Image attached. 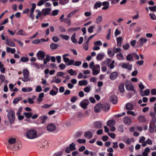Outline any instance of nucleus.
<instances>
[{
  "label": "nucleus",
  "mask_w": 156,
  "mask_h": 156,
  "mask_svg": "<svg viewBox=\"0 0 156 156\" xmlns=\"http://www.w3.org/2000/svg\"><path fill=\"white\" fill-rule=\"evenodd\" d=\"M26 136L28 139H34L37 137V132L34 129L29 130L26 132Z\"/></svg>",
  "instance_id": "nucleus-1"
},
{
  "label": "nucleus",
  "mask_w": 156,
  "mask_h": 156,
  "mask_svg": "<svg viewBox=\"0 0 156 156\" xmlns=\"http://www.w3.org/2000/svg\"><path fill=\"white\" fill-rule=\"evenodd\" d=\"M23 78L20 77L19 79L21 80L24 82H27L30 80V78L29 77V72L27 69H24L23 70Z\"/></svg>",
  "instance_id": "nucleus-2"
},
{
  "label": "nucleus",
  "mask_w": 156,
  "mask_h": 156,
  "mask_svg": "<svg viewBox=\"0 0 156 156\" xmlns=\"http://www.w3.org/2000/svg\"><path fill=\"white\" fill-rule=\"evenodd\" d=\"M7 112H8L7 117L10 123L11 124L13 123L15 118V115L14 111L12 110H10L9 111L6 110Z\"/></svg>",
  "instance_id": "nucleus-3"
},
{
  "label": "nucleus",
  "mask_w": 156,
  "mask_h": 156,
  "mask_svg": "<svg viewBox=\"0 0 156 156\" xmlns=\"http://www.w3.org/2000/svg\"><path fill=\"white\" fill-rule=\"evenodd\" d=\"M125 85L126 88L127 90L135 91L134 86L130 81L128 80L126 81L125 82Z\"/></svg>",
  "instance_id": "nucleus-4"
},
{
  "label": "nucleus",
  "mask_w": 156,
  "mask_h": 156,
  "mask_svg": "<svg viewBox=\"0 0 156 156\" xmlns=\"http://www.w3.org/2000/svg\"><path fill=\"white\" fill-rule=\"evenodd\" d=\"M90 102L87 99H84L80 103V106L83 109H85L87 108V106L89 105Z\"/></svg>",
  "instance_id": "nucleus-5"
},
{
  "label": "nucleus",
  "mask_w": 156,
  "mask_h": 156,
  "mask_svg": "<svg viewBox=\"0 0 156 156\" xmlns=\"http://www.w3.org/2000/svg\"><path fill=\"white\" fill-rule=\"evenodd\" d=\"M81 63L82 62L81 61H76L75 62H74V60L71 59L70 60V62L67 64L66 65H68V66L73 65L74 66H78L80 65Z\"/></svg>",
  "instance_id": "nucleus-6"
},
{
  "label": "nucleus",
  "mask_w": 156,
  "mask_h": 156,
  "mask_svg": "<svg viewBox=\"0 0 156 156\" xmlns=\"http://www.w3.org/2000/svg\"><path fill=\"white\" fill-rule=\"evenodd\" d=\"M45 53L43 51L40 50L37 53V58L39 60H43L44 58Z\"/></svg>",
  "instance_id": "nucleus-7"
},
{
  "label": "nucleus",
  "mask_w": 156,
  "mask_h": 156,
  "mask_svg": "<svg viewBox=\"0 0 156 156\" xmlns=\"http://www.w3.org/2000/svg\"><path fill=\"white\" fill-rule=\"evenodd\" d=\"M103 109V105L101 103L97 104L95 107L94 111L96 113H98L101 109Z\"/></svg>",
  "instance_id": "nucleus-8"
},
{
  "label": "nucleus",
  "mask_w": 156,
  "mask_h": 156,
  "mask_svg": "<svg viewBox=\"0 0 156 156\" xmlns=\"http://www.w3.org/2000/svg\"><path fill=\"white\" fill-rule=\"evenodd\" d=\"M121 64V66L122 68L126 69L129 70H131L132 69V65L131 64L129 65L128 63H122Z\"/></svg>",
  "instance_id": "nucleus-9"
},
{
  "label": "nucleus",
  "mask_w": 156,
  "mask_h": 156,
  "mask_svg": "<svg viewBox=\"0 0 156 156\" xmlns=\"http://www.w3.org/2000/svg\"><path fill=\"white\" fill-rule=\"evenodd\" d=\"M118 76V74L116 72H114L112 73L110 75V77L111 80H115Z\"/></svg>",
  "instance_id": "nucleus-10"
},
{
  "label": "nucleus",
  "mask_w": 156,
  "mask_h": 156,
  "mask_svg": "<svg viewBox=\"0 0 156 156\" xmlns=\"http://www.w3.org/2000/svg\"><path fill=\"white\" fill-rule=\"evenodd\" d=\"M51 10V9L50 8L43 9L42 10L43 15L44 16H45L49 14Z\"/></svg>",
  "instance_id": "nucleus-11"
},
{
  "label": "nucleus",
  "mask_w": 156,
  "mask_h": 156,
  "mask_svg": "<svg viewBox=\"0 0 156 156\" xmlns=\"http://www.w3.org/2000/svg\"><path fill=\"white\" fill-rule=\"evenodd\" d=\"M55 126L53 124H49L47 127L48 130L50 132L54 131L55 129Z\"/></svg>",
  "instance_id": "nucleus-12"
},
{
  "label": "nucleus",
  "mask_w": 156,
  "mask_h": 156,
  "mask_svg": "<svg viewBox=\"0 0 156 156\" xmlns=\"http://www.w3.org/2000/svg\"><path fill=\"white\" fill-rule=\"evenodd\" d=\"M84 135L86 138L90 139L92 137L93 134L91 132L88 131L85 133Z\"/></svg>",
  "instance_id": "nucleus-13"
},
{
  "label": "nucleus",
  "mask_w": 156,
  "mask_h": 156,
  "mask_svg": "<svg viewBox=\"0 0 156 156\" xmlns=\"http://www.w3.org/2000/svg\"><path fill=\"white\" fill-rule=\"evenodd\" d=\"M6 43L7 45L10 47H14L15 46V43L8 39H6Z\"/></svg>",
  "instance_id": "nucleus-14"
},
{
  "label": "nucleus",
  "mask_w": 156,
  "mask_h": 156,
  "mask_svg": "<svg viewBox=\"0 0 156 156\" xmlns=\"http://www.w3.org/2000/svg\"><path fill=\"white\" fill-rule=\"evenodd\" d=\"M122 40L123 38L121 37H119L116 38L117 46L118 47H120L121 46Z\"/></svg>",
  "instance_id": "nucleus-15"
},
{
  "label": "nucleus",
  "mask_w": 156,
  "mask_h": 156,
  "mask_svg": "<svg viewBox=\"0 0 156 156\" xmlns=\"http://www.w3.org/2000/svg\"><path fill=\"white\" fill-rule=\"evenodd\" d=\"M123 121L124 123L128 125L130 124L132 122L131 119L128 117H124Z\"/></svg>",
  "instance_id": "nucleus-16"
},
{
  "label": "nucleus",
  "mask_w": 156,
  "mask_h": 156,
  "mask_svg": "<svg viewBox=\"0 0 156 156\" xmlns=\"http://www.w3.org/2000/svg\"><path fill=\"white\" fill-rule=\"evenodd\" d=\"M115 123V121L114 120L112 119L108 120L106 122L107 125L109 127L114 126Z\"/></svg>",
  "instance_id": "nucleus-17"
},
{
  "label": "nucleus",
  "mask_w": 156,
  "mask_h": 156,
  "mask_svg": "<svg viewBox=\"0 0 156 156\" xmlns=\"http://www.w3.org/2000/svg\"><path fill=\"white\" fill-rule=\"evenodd\" d=\"M105 56L104 53H100L98 54L96 56V59L98 61L101 60Z\"/></svg>",
  "instance_id": "nucleus-18"
},
{
  "label": "nucleus",
  "mask_w": 156,
  "mask_h": 156,
  "mask_svg": "<svg viewBox=\"0 0 156 156\" xmlns=\"http://www.w3.org/2000/svg\"><path fill=\"white\" fill-rule=\"evenodd\" d=\"M150 93V90L149 89H147L145 90L144 92L141 91L140 94L142 96H148L149 95Z\"/></svg>",
  "instance_id": "nucleus-19"
},
{
  "label": "nucleus",
  "mask_w": 156,
  "mask_h": 156,
  "mask_svg": "<svg viewBox=\"0 0 156 156\" xmlns=\"http://www.w3.org/2000/svg\"><path fill=\"white\" fill-rule=\"evenodd\" d=\"M103 105V110L105 111H108L110 109V106L109 104L105 103Z\"/></svg>",
  "instance_id": "nucleus-20"
},
{
  "label": "nucleus",
  "mask_w": 156,
  "mask_h": 156,
  "mask_svg": "<svg viewBox=\"0 0 156 156\" xmlns=\"http://www.w3.org/2000/svg\"><path fill=\"white\" fill-rule=\"evenodd\" d=\"M150 152V149L149 147H146L144 152H142V155L143 156H148V154Z\"/></svg>",
  "instance_id": "nucleus-21"
},
{
  "label": "nucleus",
  "mask_w": 156,
  "mask_h": 156,
  "mask_svg": "<svg viewBox=\"0 0 156 156\" xmlns=\"http://www.w3.org/2000/svg\"><path fill=\"white\" fill-rule=\"evenodd\" d=\"M53 86L54 87V88L57 91H55V90H52L50 91L49 94H50L52 96H54L56 95L57 94L58 92V89L57 87H56L55 86Z\"/></svg>",
  "instance_id": "nucleus-22"
},
{
  "label": "nucleus",
  "mask_w": 156,
  "mask_h": 156,
  "mask_svg": "<svg viewBox=\"0 0 156 156\" xmlns=\"http://www.w3.org/2000/svg\"><path fill=\"white\" fill-rule=\"evenodd\" d=\"M94 126L97 128L99 129L102 127V123L100 121H97L94 123Z\"/></svg>",
  "instance_id": "nucleus-23"
},
{
  "label": "nucleus",
  "mask_w": 156,
  "mask_h": 156,
  "mask_svg": "<svg viewBox=\"0 0 156 156\" xmlns=\"http://www.w3.org/2000/svg\"><path fill=\"white\" fill-rule=\"evenodd\" d=\"M4 65L2 64L1 62H0V71L3 73H4L5 71V68L4 67Z\"/></svg>",
  "instance_id": "nucleus-24"
},
{
  "label": "nucleus",
  "mask_w": 156,
  "mask_h": 156,
  "mask_svg": "<svg viewBox=\"0 0 156 156\" xmlns=\"http://www.w3.org/2000/svg\"><path fill=\"white\" fill-rule=\"evenodd\" d=\"M87 84V82L86 80H80L79 81V85L80 86H86Z\"/></svg>",
  "instance_id": "nucleus-25"
},
{
  "label": "nucleus",
  "mask_w": 156,
  "mask_h": 156,
  "mask_svg": "<svg viewBox=\"0 0 156 156\" xmlns=\"http://www.w3.org/2000/svg\"><path fill=\"white\" fill-rule=\"evenodd\" d=\"M58 46V45L56 44L52 43L50 44V47L51 50H54L56 49Z\"/></svg>",
  "instance_id": "nucleus-26"
},
{
  "label": "nucleus",
  "mask_w": 156,
  "mask_h": 156,
  "mask_svg": "<svg viewBox=\"0 0 156 156\" xmlns=\"http://www.w3.org/2000/svg\"><path fill=\"white\" fill-rule=\"evenodd\" d=\"M148 40L147 39L144 37H141L140 39V42L141 45L143 46L144 44L147 42Z\"/></svg>",
  "instance_id": "nucleus-27"
},
{
  "label": "nucleus",
  "mask_w": 156,
  "mask_h": 156,
  "mask_svg": "<svg viewBox=\"0 0 156 156\" xmlns=\"http://www.w3.org/2000/svg\"><path fill=\"white\" fill-rule=\"evenodd\" d=\"M126 108L127 110H132L133 108V105L130 103H127L126 105Z\"/></svg>",
  "instance_id": "nucleus-28"
},
{
  "label": "nucleus",
  "mask_w": 156,
  "mask_h": 156,
  "mask_svg": "<svg viewBox=\"0 0 156 156\" xmlns=\"http://www.w3.org/2000/svg\"><path fill=\"white\" fill-rule=\"evenodd\" d=\"M101 5V2L99 1L97 2L95 4L94 6V9H97L98 8H100Z\"/></svg>",
  "instance_id": "nucleus-29"
},
{
  "label": "nucleus",
  "mask_w": 156,
  "mask_h": 156,
  "mask_svg": "<svg viewBox=\"0 0 156 156\" xmlns=\"http://www.w3.org/2000/svg\"><path fill=\"white\" fill-rule=\"evenodd\" d=\"M92 74L94 75H96L98 74L100 72V70L93 68L92 69Z\"/></svg>",
  "instance_id": "nucleus-30"
},
{
  "label": "nucleus",
  "mask_w": 156,
  "mask_h": 156,
  "mask_svg": "<svg viewBox=\"0 0 156 156\" xmlns=\"http://www.w3.org/2000/svg\"><path fill=\"white\" fill-rule=\"evenodd\" d=\"M50 59V56L49 55H47L46 56V58L44 60V64H46L49 61Z\"/></svg>",
  "instance_id": "nucleus-31"
},
{
  "label": "nucleus",
  "mask_w": 156,
  "mask_h": 156,
  "mask_svg": "<svg viewBox=\"0 0 156 156\" xmlns=\"http://www.w3.org/2000/svg\"><path fill=\"white\" fill-rule=\"evenodd\" d=\"M23 114L25 116L26 118L29 119L31 117L33 113L31 112H24Z\"/></svg>",
  "instance_id": "nucleus-32"
},
{
  "label": "nucleus",
  "mask_w": 156,
  "mask_h": 156,
  "mask_svg": "<svg viewBox=\"0 0 156 156\" xmlns=\"http://www.w3.org/2000/svg\"><path fill=\"white\" fill-rule=\"evenodd\" d=\"M78 11V9H76L68 15L67 16V17L70 18L72 16L75 14Z\"/></svg>",
  "instance_id": "nucleus-33"
},
{
  "label": "nucleus",
  "mask_w": 156,
  "mask_h": 156,
  "mask_svg": "<svg viewBox=\"0 0 156 156\" xmlns=\"http://www.w3.org/2000/svg\"><path fill=\"white\" fill-rule=\"evenodd\" d=\"M76 37V34L75 33H74L71 36V40L72 42L75 44H77V41L76 40L75 38Z\"/></svg>",
  "instance_id": "nucleus-34"
},
{
  "label": "nucleus",
  "mask_w": 156,
  "mask_h": 156,
  "mask_svg": "<svg viewBox=\"0 0 156 156\" xmlns=\"http://www.w3.org/2000/svg\"><path fill=\"white\" fill-rule=\"evenodd\" d=\"M69 147L71 151H73L76 149V145L74 143L71 144L69 145Z\"/></svg>",
  "instance_id": "nucleus-35"
},
{
  "label": "nucleus",
  "mask_w": 156,
  "mask_h": 156,
  "mask_svg": "<svg viewBox=\"0 0 156 156\" xmlns=\"http://www.w3.org/2000/svg\"><path fill=\"white\" fill-rule=\"evenodd\" d=\"M111 101L112 103L115 104L117 102V98L115 96H113L112 98Z\"/></svg>",
  "instance_id": "nucleus-36"
},
{
  "label": "nucleus",
  "mask_w": 156,
  "mask_h": 156,
  "mask_svg": "<svg viewBox=\"0 0 156 156\" xmlns=\"http://www.w3.org/2000/svg\"><path fill=\"white\" fill-rule=\"evenodd\" d=\"M32 90V89L30 87H23L22 89V90L23 92H30Z\"/></svg>",
  "instance_id": "nucleus-37"
},
{
  "label": "nucleus",
  "mask_w": 156,
  "mask_h": 156,
  "mask_svg": "<svg viewBox=\"0 0 156 156\" xmlns=\"http://www.w3.org/2000/svg\"><path fill=\"white\" fill-rule=\"evenodd\" d=\"M16 139L14 138H10L8 140V143L9 144H12L16 142Z\"/></svg>",
  "instance_id": "nucleus-38"
},
{
  "label": "nucleus",
  "mask_w": 156,
  "mask_h": 156,
  "mask_svg": "<svg viewBox=\"0 0 156 156\" xmlns=\"http://www.w3.org/2000/svg\"><path fill=\"white\" fill-rule=\"evenodd\" d=\"M139 121L140 122H144L146 121V119L144 116L140 115L138 117Z\"/></svg>",
  "instance_id": "nucleus-39"
},
{
  "label": "nucleus",
  "mask_w": 156,
  "mask_h": 156,
  "mask_svg": "<svg viewBox=\"0 0 156 156\" xmlns=\"http://www.w3.org/2000/svg\"><path fill=\"white\" fill-rule=\"evenodd\" d=\"M119 90L121 93H123L124 91V85L123 83L121 84L119 86Z\"/></svg>",
  "instance_id": "nucleus-40"
},
{
  "label": "nucleus",
  "mask_w": 156,
  "mask_h": 156,
  "mask_svg": "<svg viewBox=\"0 0 156 156\" xmlns=\"http://www.w3.org/2000/svg\"><path fill=\"white\" fill-rule=\"evenodd\" d=\"M133 53L128 55L126 57V59L128 61H131L133 60Z\"/></svg>",
  "instance_id": "nucleus-41"
},
{
  "label": "nucleus",
  "mask_w": 156,
  "mask_h": 156,
  "mask_svg": "<svg viewBox=\"0 0 156 156\" xmlns=\"http://www.w3.org/2000/svg\"><path fill=\"white\" fill-rule=\"evenodd\" d=\"M80 27H73L69 29L68 31L70 32L76 31L80 30Z\"/></svg>",
  "instance_id": "nucleus-42"
},
{
  "label": "nucleus",
  "mask_w": 156,
  "mask_h": 156,
  "mask_svg": "<svg viewBox=\"0 0 156 156\" xmlns=\"http://www.w3.org/2000/svg\"><path fill=\"white\" fill-rule=\"evenodd\" d=\"M42 121V123H44L46 120L48 119V117L47 115L42 116L40 117Z\"/></svg>",
  "instance_id": "nucleus-43"
},
{
  "label": "nucleus",
  "mask_w": 156,
  "mask_h": 156,
  "mask_svg": "<svg viewBox=\"0 0 156 156\" xmlns=\"http://www.w3.org/2000/svg\"><path fill=\"white\" fill-rule=\"evenodd\" d=\"M17 34H20L21 35H27V34L24 31H23L22 29L19 30L18 31Z\"/></svg>",
  "instance_id": "nucleus-44"
},
{
  "label": "nucleus",
  "mask_w": 156,
  "mask_h": 156,
  "mask_svg": "<svg viewBox=\"0 0 156 156\" xmlns=\"http://www.w3.org/2000/svg\"><path fill=\"white\" fill-rule=\"evenodd\" d=\"M116 56L117 59L120 60H122L123 59V55L121 53H118L117 54Z\"/></svg>",
  "instance_id": "nucleus-45"
},
{
  "label": "nucleus",
  "mask_w": 156,
  "mask_h": 156,
  "mask_svg": "<svg viewBox=\"0 0 156 156\" xmlns=\"http://www.w3.org/2000/svg\"><path fill=\"white\" fill-rule=\"evenodd\" d=\"M102 20V18L101 16H98L96 19L95 22L96 23L98 24L100 23Z\"/></svg>",
  "instance_id": "nucleus-46"
},
{
  "label": "nucleus",
  "mask_w": 156,
  "mask_h": 156,
  "mask_svg": "<svg viewBox=\"0 0 156 156\" xmlns=\"http://www.w3.org/2000/svg\"><path fill=\"white\" fill-rule=\"evenodd\" d=\"M108 53L110 57H112L115 55V52L112 51L111 50L108 49Z\"/></svg>",
  "instance_id": "nucleus-47"
},
{
  "label": "nucleus",
  "mask_w": 156,
  "mask_h": 156,
  "mask_svg": "<svg viewBox=\"0 0 156 156\" xmlns=\"http://www.w3.org/2000/svg\"><path fill=\"white\" fill-rule=\"evenodd\" d=\"M132 141H133V138H126V140L125 143H126L128 145H129L130 144L131 142Z\"/></svg>",
  "instance_id": "nucleus-48"
},
{
  "label": "nucleus",
  "mask_w": 156,
  "mask_h": 156,
  "mask_svg": "<svg viewBox=\"0 0 156 156\" xmlns=\"http://www.w3.org/2000/svg\"><path fill=\"white\" fill-rule=\"evenodd\" d=\"M89 42L86 41L85 43L83 44V48L85 50H87L88 49Z\"/></svg>",
  "instance_id": "nucleus-49"
},
{
  "label": "nucleus",
  "mask_w": 156,
  "mask_h": 156,
  "mask_svg": "<svg viewBox=\"0 0 156 156\" xmlns=\"http://www.w3.org/2000/svg\"><path fill=\"white\" fill-rule=\"evenodd\" d=\"M20 60L22 62H26L28 61L29 58L27 57H22L21 58Z\"/></svg>",
  "instance_id": "nucleus-50"
},
{
  "label": "nucleus",
  "mask_w": 156,
  "mask_h": 156,
  "mask_svg": "<svg viewBox=\"0 0 156 156\" xmlns=\"http://www.w3.org/2000/svg\"><path fill=\"white\" fill-rule=\"evenodd\" d=\"M94 25H92L89 27L88 29V32L91 33L93 32V29L95 28Z\"/></svg>",
  "instance_id": "nucleus-51"
},
{
  "label": "nucleus",
  "mask_w": 156,
  "mask_h": 156,
  "mask_svg": "<svg viewBox=\"0 0 156 156\" xmlns=\"http://www.w3.org/2000/svg\"><path fill=\"white\" fill-rule=\"evenodd\" d=\"M94 46H101L102 45V43L100 41H98L94 42Z\"/></svg>",
  "instance_id": "nucleus-52"
},
{
  "label": "nucleus",
  "mask_w": 156,
  "mask_h": 156,
  "mask_svg": "<svg viewBox=\"0 0 156 156\" xmlns=\"http://www.w3.org/2000/svg\"><path fill=\"white\" fill-rule=\"evenodd\" d=\"M59 36L62 38L64 39L67 40L69 38V37L67 35H64L62 34H60Z\"/></svg>",
  "instance_id": "nucleus-53"
},
{
  "label": "nucleus",
  "mask_w": 156,
  "mask_h": 156,
  "mask_svg": "<svg viewBox=\"0 0 156 156\" xmlns=\"http://www.w3.org/2000/svg\"><path fill=\"white\" fill-rule=\"evenodd\" d=\"M67 72L71 76H73L75 75V72L72 69H70L68 70Z\"/></svg>",
  "instance_id": "nucleus-54"
},
{
  "label": "nucleus",
  "mask_w": 156,
  "mask_h": 156,
  "mask_svg": "<svg viewBox=\"0 0 156 156\" xmlns=\"http://www.w3.org/2000/svg\"><path fill=\"white\" fill-rule=\"evenodd\" d=\"M149 129L150 132L151 133H153L154 130V126H151V123H150L149 125Z\"/></svg>",
  "instance_id": "nucleus-55"
},
{
  "label": "nucleus",
  "mask_w": 156,
  "mask_h": 156,
  "mask_svg": "<svg viewBox=\"0 0 156 156\" xmlns=\"http://www.w3.org/2000/svg\"><path fill=\"white\" fill-rule=\"evenodd\" d=\"M129 46L130 45L129 44H126L123 45L122 47L125 50H127L129 49Z\"/></svg>",
  "instance_id": "nucleus-56"
},
{
  "label": "nucleus",
  "mask_w": 156,
  "mask_h": 156,
  "mask_svg": "<svg viewBox=\"0 0 156 156\" xmlns=\"http://www.w3.org/2000/svg\"><path fill=\"white\" fill-rule=\"evenodd\" d=\"M53 104H51V105H48L47 104H44L43 106H41V108H49Z\"/></svg>",
  "instance_id": "nucleus-57"
},
{
  "label": "nucleus",
  "mask_w": 156,
  "mask_h": 156,
  "mask_svg": "<svg viewBox=\"0 0 156 156\" xmlns=\"http://www.w3.org/2000/svg\"><path fill=\"white\" fill-rule=\"evenodd\" d=\"M149 15L152 20H156V16L155 14L150 13L149 14Z\"/></svg>",
  "instance_id": "nucleus-58"
},
{
  "label": "nucleus",
  "mask_w": 156,
  "mask_h": 156,
  "mask_svg": "<svg viewBox=\"0 0 156 156\" xmlns=\"http://www.w3.org/2000/svg\"><path fill=\"white\" fill-rule=\"evenodd\" d=\"M42 89L41 87L40 86H37L36 88L35 91L37 92H40L42 91Z\"/></svg>",
  "instance_id": "nucleus-59"
},
{
  "label": "nucleus",
  "mask_w": 156,
  "mask_h": 156,
  "mask_svg": "<svg viewBox=\"0 0 156 156\" xmlns=\"http://www.w3.org/2000/svg\"><path fill=\"white\" fill-rule=\"evenodd\" d=\"M90 86H87V87H86L84 89V91L86 93H89L90 90Z\"/></svg>",
  "instance_id": "nucleus-60"
},
{
  "label": "nucleus",
  "mask_w": 156,
  "mask_h": 156,
  "mask_svg": "<svg viewBox=\"0 0 156 156\" xmlns=\"http://www.w3.org/2000/svg\"><path fill=\"white\" fill-rule=\"evenodd\" d=\"M138 86L139 89L141 90L144 89L145 88L144 86L142 84V82H140Z\"/></svg>",
  "instance_id": "nucleus-61"
},
{
  "label": "nucleus",
  "mask_w": 156,
  "mask_h": 156,
  "mask_svg": "<svg viewBox=\"0 0 156 156\" xmlns=\"http://www.w3.org/2000/svg\"><path fill=\"white\" fill-rule=\"evenodd\" d=\"M149 9L151 11L154 12L156 10V6H149Z\"/></svg>",
  "instance_id": "nucleus-62"
},
{
  "label": "nucleus",
  "mask_w": 156,
  "mask_h": 156,
  "mask_svg": "<svg viewBox=\"0 0 156 156\" xmlns=\"http://www.w3.org/2000/svg\"><path fill=\"white\" fill-rule=\"evenodd\" d=\"M59 11L58 10H54L52 12V15L53 16H55L58 15V12Z\"/></svg>",
  "instance_id": "nucleus-63"
},
{
  "label": "nucleus",
  "mask_w": 156,
  "mask_h": 156,
  "mask_svg": "<svg viewBox=\"0 0 156 156\" xmlns=\"http://www.w3.org/2000/svg\"><path fill=\"white\" fill-rule=\"evenodd\" d=\"M77 141L80 144L83 143L84 144L85 143L86 141L85 139H79L77 140Z\"/></svg>",
  "instance_id": "nucleus-64"
}]
</instances>
